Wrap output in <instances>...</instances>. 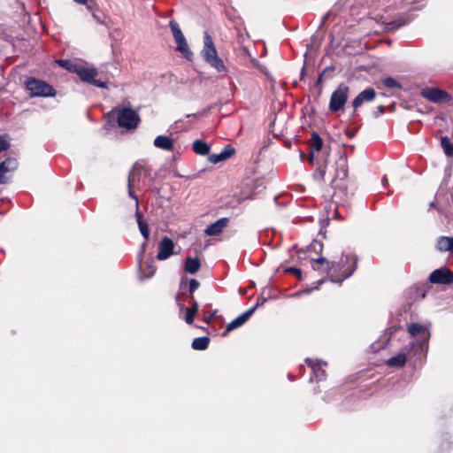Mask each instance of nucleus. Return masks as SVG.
I'll list each match as a JSON object with an SVG mask.
<instances>
[{
	"label": "nucleus",
	"instance_id": "f257e3e1",
	"mask_svg": "<svg viewBox=\"0 0 453 453\" xmlns=\"http://www.w3.org/2000/svg\"><path fill=\"white\" fill-rule=\"evenodd\" d=\"M357 266V257L354 254H342L338 262L326 267V275L332 282L342 284L350 277Z\"/></svg>",
	"mask_w": 453,
	"mask_h": 453
},
{
	"label": "nucleus",
	"instance_id": "f03ea898",
	"mask_svg": "<svg viewBox=\"0 0 453 453\" xmlns=\"http://www.w3.org/2000/svg\"><path fill=\"white\" fill-rule=\"evenodd\" d=\"M201 56L204 62L218 73H227V67L223 59L219 58L213 39L207 31L203 33V47L201 50Z\"/></svg>",
	"mask_w": 453,
	"mask_h": 453
},
{
	"label": "nucleus",
	"instance_id": "7ed1b4c3",
	"mask_svg": "<svg viewBox=\"0 0 453 453\" xmlns=\"http://www.w3.org/2000/svg\"><path fill=\"white\" fill-rule=\"evenodd\" d=\"M150 175V171L140 162L134 163L129 172L127 178L128 196L135 201L136 208H138L139 200L133 190L143 188L146 184V180Z\"/></svg>",
	"mask_w": 453,
	"mask_h": 453
},
{
	"label": "nucleus",
	"instance_id": "20e7f679",
	"mask_svg": "<svg viewBox=\"0 0 453 453\" xmlns=\"http://www.w3.org/2000/svg\"><path fill=\"white\" fill-rule=\"evenodd\" d=\"M26 88L31 97H53L57 94L56 89L50 84L36 78L27 80Z\"/></svg>",
	"mask_w": 453,
	"mask_h": 453
},
{
	"label": "nucleus",
	"instance_id": "39448f33",
	"mask_svg": "<svg viewBox=\"0 0 453 453\" xmlns=\"http://www.w3.org/2000/svg\"><path fill=\"white\" fill-rule=\"evenodd\" d=\"M117 122L120 127L127 130L135 129L141 122V118L136 111L130 107L116 109Z\"/></svg>",
	"mask_w": 453,
	"mask_h": 453
},
{
	"label": "nucleus",
	"instance_id": "423d86ee",
	"mask_svg": "<svg viewBox=\"0 0 453 453\" xmlns=\"http://www.w3.org/2000/svg\"><path fill=\"white\" fill-rule=\"evenodd\" d=\"M349 91V87L341 83L332 93L329 102V110L332 112H336L344 107L348 100Z\"/></svg>",
	"mask_w": 453,
	"mask_h": 453
},
{
	"label": "nucleus",
	"instance_id": "0eeeda50",
	"mask_svg": "<svg viewBox=\"0 0 453 453\" xmlns=\"http://www.w3.org/2000/svg\"><path fill=\"white\" fill-rule=\"evenodd\" d=\"M73 72L77 73L81 81L92 84L98 88H107L105 81L96 79L97 70L96 68H88L81 65L77 64L73 66Z\"/></svg>",
	"mask_w": 453,
	"mask_h": 453
},
{
	"label": "nucleus",
	"instance_id": "6e6552de",
	"mask_svg": "<svg viewBox=\"0 0 453 453\" xmlns=\"http://www.w3.org/2000/svg\"><path fill=\"white\" fill-rule=\"evenodd\" d=\"M420 95L425 99L434 104L449 102L452 100V96L447 91L437 88H424L420 91Z\"/></svg>",
	"mask_w": 453,
	"mask_h": 453
},
{
	"label": "nucleus",
	"instance_id": "1a4fd4ad",
	"mask_svg": "<svg viewBox=\"0 0 453 453\" xmlns=\"http://www.w3.org/2000/svg\"><path fill=\"white\" fill-rule=\"evenodd\" d=\"M433 284L449 285L453 283V273L445 266L433 271L428 278Z\"/></svg>",
	"mask_w": 453,
	"mask_h": 453
},
{
	"label": "nucleus",
	"instance_id": "9d476101",
	"mask_svg": "<svg viewBox=\"0 0 453 453\" xmlns=\"http://www.w3.org/2000/svg\"><path fill=\"white\" fill-rule=\"evenodd\" d=\"M259 307V303H257L253 307L247 310L242 314L239 315L234 320H232L226 326V331L223 333V335H226L230 331L242 326L255 312V311Z\"/></svg>",
	"mask_w": 453,
	"mask_h": 453
},
{
	"label": "nucleus",
	"instance_id": "9b49d317",
	"mask_svg": "<svg viewBox=\"0 0 453 453\" xmlns=\"http://www.w3.org/2000/svg\"><path fill=\"white\" fill-rule=\"evenodd\" d=\"M415 347V342H411L409 345H407L400 353H398L396 356H394L390 357L387 361V365L389 367H397L401 368L403 367L407 360V353H409L411 350H412Z\"/></svg>",
	"mask_w": 453,
	"mask_h": 453
},
{
	"label": "nucleus",
	"instance_id": "f8f14e48",
	"mask_svg": "<svg viewBox=\"0 0 453 453\" xmlns=\"http://www.w3.org/2000/svg\"><path fill=\"white\" fill-rule=\"evenodd\" d=\"M174 243L173 241L165 236L158 243V253L157 255V260H165L173 254Z\"/></svg>",
	"mask_w": 453,
	"mask_h": 453
},
{
	"label": "nucleus",
	"instance_id": "ddd939ff",
	"mask_svg": "<svg viewBox=\"0 0 453 453\" xmlns=\"http://www.w3.org/2000/svg\"><path fill=\"white\" fill-rule=\"evenodd\" d=\"M17 167L18 162L14 157H7L0 163V184L7 183L5 173L16 170Z\"/></svg>",
	"mask_w": 453,
	"mask_h": 453
},
{
	"label": "nucleus",
	"instance_id": "4468645a",
	"mask_svg": "<svg viewBox=\"0 0 453 453\" xmlns=\"http://www.w3.org/2000/svg\"><path fill=\"white\" fill-rule=\"evenodd\" d=\"M135 217L139 226V230L142 237L145 239V242L142 244V250L140 252V256H142L145 250L147 241L150 238V229L148 223L142 219V216L139 211V207L136 208Z\"/></svg>",
	"mask_w": 453,
	"mask_h": 453
},
{
	"label": "nucleus",
	"instance_id": "2eb2a0df",
	"mask_svg": "<svg viewBox=\"0 0 453 453\" xmlns=\"http://www.w3.org/2000/svg\"><path fill=\"white\" fill-rule=\"evenodd\" d=\"M234 152L235 150L234 149V147L228 144L223 148L221 152L209 155L208 160L211 164H218L231 157L234 154Z\"/></svg>",
	"mask_w": 453,
	"mask_h": 453
},
{
	"label": "nucleus",
	"instance_id": "dca6fc26",
	"mask_svg": "<svg viewBox=\"0 0 453 453\" xmlns=\"http://www.w3.org/2000/svg\"><path fill=\"white\" fill-rule=\"evenodd\" d=\"M376 96V92L373 88H368L360 92L353 100L352 106L357 109L360 107L365 102H372Z\"/></svg>",
	"mask_w": 453,
	"mask_h": 453
},
{
	"label": "nucleus",
	"instance_id": "f3484780",
	"mask_svg": "<svg viewBox=\"0 0 453 453\" xmlns=\"http://www.w3.org/2000/svg\"><path fill=\"white\" fill-rule=\"evenodd\" d=\"M306 364L311 368L313 376L311 378V380L313 378L317 381H321L326 379V372L321 368V361L318 359L306 358Z\"/></svg>",
	"mask_w": 453,
	"mask_h": 453
},
{
	"label": "nucleus",
	"instance_id": "a211bd4d",
	"mask_svg": "<svg viewBox=\"0 0 453 453\" xmlns=\"http://www.w3.org/2000/svg\"><path fill=\"white\" fill-rule=\"evenodd\" d=\"M228 221L229 219L227 218H221L215 221L214 223L208 226L204 230V233L210 236L217 235L223 231V229L226 226Z\"/></svg>",
	"mask_w": 453,
	"mask_h": 453
},
{
	"label": "nucleus",
	"instance_id": "6ab92c4d",
	"mask_svg": "<svg viewBox=\"0 0 453 453\" xmlns=\"http://www.w3.org/2000/svg\"><path fill=\"white\" fill-rule=\"evenodd\" d=\"M322 147H323V141H322L321 137L319 136V134L317 132H312L311 137L310 140V148H311L310 157H309L310 162H311V163L313 162L314 152L320 151L322 150Z\"/></svg>",
	"mask_w": 453,
	"mask_h": 453
},
{
	"label": "nucleus",
	"instance_id": "aec40b11",
	"mask_svg": "<svg viewBox=\"0 0 453 453\" xmlns=\"http://www.w3.org/2000/svg\"><path fill=\"white\" fill-rule=\"evenodd\" d=\"M153 144L155 147L167 151H173L174 147L173 140L166 135L157 136Z\"/></svg>",
	"mask_w": 453,
	"mask_h": 453
},
{
	"label": "nucleus",
	"instance_id": "412c9836",
	"mask_svg": "<svg viewBox=\"0 0 453 453\" xmlns=\"http://www.w3.org/2000/svg\"><path fill=\"white\" fill-rule=\"evenodd\" d=\"M201 266V263L198 257H187L185 261L184 269L190 274H195Z\"/></svg>",
	"mask_w": 453,
	"mask_h": 453
},
{
	"label": "nucleus",
	"instance_id": "4be33fe9",
	"mask_svg": "<svg viewBox=\"0 0 453 453\" xmlns=\"http://www.w3.org/2000/svg\"><path fill=\"white\" fill-rule=\"evenodd\" d=\"M175 42L177 44L176 50L181 53L182 57L187 60H192L193 52L190 50L186 38Z\"/></svg>",
	"mask_w": 453,
	"mask_h": 453
},
{
	"label": "nucleus",
	"instance_id": "5701e85b",
	"mask_svg": "<svg viewBox=\"0 0 453 453\" xmlns=\"http://www.w3.org/2000/svg\"><path fill=\"white\" fill-rule=\"evenodd\" d=\"M408 23L409 19L406 17L400 16L397 19L386 23L385 29L388 32L395 31Z\"/></svg>",
	"mask_w": 453,
	"mask_h": 453
},
{
	"label": "nucleus",
	"instance_id": "b1692460",
	"mask_svg": "<svg viewBox=\"0 0 453 453\" xmlns=\"http://www.w3.org/2000/svg\"><path fill=\"white\" fill-rule=\"evenodd\" d=\"M199 309V304L195 299H191V307L186 308L185 321L187 324L191 325L194 322L196 314Z\"/></svg>",
	"mask_w": 453,
	"mask_h": 453
},
{
	"label": "nucleus",
	"instance_id": "393cba45",
	"mask_svg": "<svg viewBox=\"0 0 453 453\" xmlns=\"http://www.w3.org/2000/svg\"><path fill=\"white\" fill-rule=\"evenodd\" d=\"M193 150L198 155L205 156L210 152V146L202 140H196L193 142Z\"/></svg>",
	"mask_w": 453,
	"mask_h": 453
},
{
	"label": "nucleus",
	"instance_id": "a878e982",
	"mask_svg": "<svg viewBox=\"0 0 453 453\" xmlns=\"http://www.w3.org/2000/svg\"><path fill=\"white\" fill-rule=\"evenodd\" d=\"M210 343V339L207 336L195 338L192 342L191 347L196 350H205Z\"/></svg>",
	"mask_w": 453,
	"mask_h": 453
},
{
	"label": "nucleus",
	"instance_id": "bb28decb",
	"mask_svg": "<svg viewBox=\"0 0 453 453\" xmlns=\"http://www.w3.org/2000/svg\"><path fill=\"white\" fill-rule=\"evenodd\" d=\"M450 243L449 236H440L436 242V248L441 252H450Z\"/></svg>",
	"mask_w": 453,
	"mask_h": 453
},
{
	"label": "nucleus",
	"instance_id": "cd10ccee",
	"mask_svg": "<svg viewBox=\"0 0 453 453\" xmlns=\"http://www.w3.org/2000/svg\"><path fill=\"white\" fill-rule=\"evenodd\" d=\"M169 26L175 42L185 39V36L181 29L180 28V26L177 23V21H175L174 19H171L169 22Z\"/></svg>",
	"mask_w": 453,
	"mask_h": 453
},
{
	"label": "nucleus",
	"instance_id": "c85d7f7f",
	"mask_svg": "<svg viewBox=\"0 0 453 453\" xmlns=\"http://www.w3.org/2000/svg\"><path fill=\"white\" fill-rule=\"evenodd\" d=\"M142 256L139 255V268L142 271V277L143 278H150L154 275L156 272V267L150 264V265H143L140 259Z\"/></svg>",
	"mask_w": 453,
	"mask_h": 453
},
{
	"label": "nucleus",
	"instance_id": "c756f323",
	"mask_svg": "<svg viewBox=\"0 0 453 453\" xmlns=\"http://www.w3.org/2000/svg\"><path fill=\"white\" fill-rule=\"evenodd\" d=\"M384 87L390 88V89H402L403 86L400 82H398L393 77H386L381 81Z\"/></svg>",
	"mask_w": 453,
	"mask_h": 453
},
{
	"label": "nucleus",
	"instance_id": "7c9ffc66",
	"mask_svg": "<svg viewBox=\"0 0 453 453\" xmlns=\"http://www.w3.org/2000/svg\"><path fill=\"white\" fill-rule=\"evenodd\" d=\"M407 4H411L410 10L418 11L424 8L426 4V0H405Z\"/></svg>",
	"mask_w": 453,
	"mask_h": 453
},
{
	"label": "nucleus",
	"instance_id": "2f4dec72",
	"mask_svg": "<svg viewBox=\"0 0 453 453\" xmlns=\"http://www.w3.org/2000/svg\"><path fill=\"white\" fill-rule=\"evenodd\" d=\"M423 330V326L418 323H412L408 326V332L411 336H416Z\"/></svg>",
	"mask_w": 453,
	"mask_h": 453
},
{
	"label": "nucleus",
	"instance_id": "473e14b6",
	"mask_svg": "<svg viewBox=\"0 0 453 453\" xmlns=\"http://www.w3.org/2000/svg\"><path fill=\"white\" fill-rule=\"evenodd\" d=\"M199 281L196 279H191L188 282V291L190 294V298L194 299V293L199 288Z\"/></svg>",
	"mask_w": 453,
	"mask_h": 453
},
{
	"label": "nucleus",
	"instance_id": "72a5a7b5",
	"mask_svg": "<svg viewBox=\"0 0 453 453\" xmlns=\"http://www.w3.org/2000/svg\"><path fill=\"white\" fill-rule=\"evenodd\" d=\"M309 250H313L316 253H321L323 250V244L320 242L314 240L310 244Z\"/></svg>",
	"mask_w": 453,
	"mask_h": 453
},
{
	"label": "nucleus",
	"instance_id": "f704fd0d",
	"mask_svg": "<svg viewBox=\"0 0 453 453\" xmlns=\"http://www.w3.org/2000/svg\"><path fill=\"white\" fill-rule=\"evenodd\" d=\"M348 176V170H347V166H346V163L345 161H342V165H341V170H337V173H336V177L338 178H341V179H345L347 178Z\"/></svg>",
	"mask_w": 453,
	"mask_h": 453
},
{
	"label": "nucleus",
	"instance_id": "c9c22d12",
	"mask_svg": "<svg viewBox=\"0 0 453 453\" xmlns=\"http://www.w3.org/2000/svg\"><path fill=\"white\" fill-rule=\"evenodd\" d=\"M324 263H326L328 265V262L326 257H319L318 259L312 260L311 267L313 270H319L318 265H323Z\"/></svg>",
	"mask_w": 453,
	"mask_h": 453
},
{
	"label": "nucleus",
	"instance_id": "e433bc0d",
	"mask_svg": "<svg viewBox=\"0 0 453 453\" xmlns=\"http://www.w3.org/2000/svg\"><path fill=\"white\" fill-rule=\"evenodd\" d=\"M58 63L59 64V65H61L62 67H65V69H67L71 72H73V66L77 65V64H73L70 61L64 60V59L58 60Z\"/></svg>",
	"mask_w": 453,
	"mask_h": 453
},
{
	"label": "nucleus",
	"instance_id": "4c0bfd02",
	"mask_svg": "<svg viewBox=\"0 0 453 453\" xmlns=\"http://www.w3.org/2000/svg\"><path fill=\"white\" fill-rule=\"evenodd\" d=\"M10 144L8 141L4 137L0 135V152L8 150Z\"/></svg>",
	"mask_w": 453,
	"mask_h": 453
},
{
	"label": "nucleus",
	"instance_id": "58836bf2",
	"mask_svg": "<svg viewBox=\"0 0 453 453\" xmlns=\"http://www.w3.org/2000/svg\"><path fill=\"white\" fill-rule=\"evenodd\" d=\"M288 273H292L296 275L298 279H302V271L297 267H289L286 270Z\"/></svg>",
	"mask_w": 453,
	"mask_h": 453
},
{
	"label": "nucleus",
	"instance_id": "ea45409f",
	"mask_svg": "<svg viewBox=\"0 0 453 453\" xmlns=\"http://www.w3.org/2000/svg\"><path fill=\"white\" fill-rule=\"evenodd\" d=\"M385 106L380 105L378 106L377 110L373 112V115L375 118H378L380 115L383 114L385 112Z\"/></svg>",
	"mask_w": 453,
	"mask_h": 453
},
{
	"label": "nucleus",
	"instance_id": "a19ab883",
	"mask_svg": "<svg viewBox=\"0 0 453 453\" xmlns=\"http://www.w3.org/2000/svg\"><path fill=\"white\" fill-rule=\"evenodd\" d=\"M217 313V310L213 311L211 314L207 315L205 314L204 315V318H203V321L206 323V324H210L211 320L212 319V318L216 315Z\"/></svg>",
	"mask_w": 453,
	"mask_h": 453
},
{
	"label": "nucleus",
	"instance_id": "79ce46f5",
	"mask_svg": "<svg viewBox=\"0 0 453 453\" xmlns=\"http://www.w3.org/2000/svg\"><path fill=\"white\" fill-rule=\"evenodd\" d=\"M450 142L447 136L441 137V144L443 150H445V148L449 147L450 145Z\"/></svg>",
	"mask_w": 453,
	"mask_h": 453
},
{
	"label": "nucleus",
	"instance_id": "37998d69",
	"mask_svg": "<svg viewBox=\"0 0 453 453\" xmlns=\"http://www.w3.org/2000/svg\"><path fill=\"white\" fill-rule=\"evenodd\" d=\"M445 154L447 156H453V143H450L449 147L445 148Z\"/></svg>",
	"mask_w": 453,
	"mask_h": 453
},
{
	"label": "nucleus",
	"instance_id": "c03bdc74",
	"mask_svg": "<svg viewBox=\"0 0 453 453\" xmlns=\"http://www.w3.org/2000/svg\"><path fill=\"white\" fill-rule=\"evenodd\" d=\"M205 113H206V110H203V111H198V112L195 113L193 115L199 118V117L203 116Z\"/></svg>",
	"mask_w": 453,
	"mask_h": 453
},
{
	"label": "nucleus",
	"instance_id": "a18cd8bd",
	"mask_svg": "<svg viewBox=\"0 0 453 453\" xmlns=\"http://www.w3.org/2000/svg\"><path fill=\"white\" fill-rule=\"evenodd\" d=\"M265 302H266V299L263 297V298H258L257 303H259V306H260V305H263Z\"/></svg>",
	"mask_w": 453,
	"mask_h": 453
},
{
	"label": "nucleus",
	"instance_id": "49530a36",
	"mask_svg": "<svg viewBox=\"0 0 453 453\" xmlns=\"http://www.w3.org/2000/svg\"><path fill=\"white\" fill-rule=\"evenodd\" d=\"M73 1L80 4H85L87 3V0H73Z\"/></svg>",
	"mask_w": 453,
	"mask_h": 453
},
{
	"label": "nucleus",
	"instance_id": "de8ad7c7",
	"mask_svg": "<svg viewBox=\"0 0 453 453\" xmlns=\"http://www.w3.org/2000/svg\"><path fill=\"white\" fill-rule=\"evenodd\" d=\"M450 252L452 253L453 252V237H450Z\"/></svg>",
	"mask_w": 453,
	"mask_h": 453
},
{
	"label": "nucleus",
	"instance_id": "09e8293b",
	"mask_svg": "<svg viewBox=\"0 0 453 453\" xmlns=\"http://www.w3.org/2000/svg\"><path fill=\"white\" fill-rule=\"evenodd\" d=\"M322 76H323V73H321L319 78H318V81H317V83L319 84L321 82V80H322Z\"/></svg>",
	"mask_w": 453,
	"mask_h": 453
},
{
	"label": "nucleus",
	"instance_id": "8fccbe9b",
	"mask_svg": "<svg viewBox=\"0 0 453 453\" xmlns=\"http://www.w3.org/2000/svg\"><path fill=\"white\" fill-rule=\"evenodd\" d=\"M387 182H388V179H387V177H386V176H384V177L382 178V183H383V185L385 186Z\"/></svg>",
	"mask_w": 453,
	"mask_h": 453
},
{
	"label": "nucleus",
	"instance_id": "3c124183",
	"mask_svg": "<svg viewBox=\"0 0 453 453\" xmlns=\"http://www.w3.org/2000/svg\"><path fill=\"white\" fill-rule=\"evenodd\" d=\"M179 307H180V311L184 310V308H185V307H184V305H183V304H181V303H179Z\"/></svg>",
	"mask_w": 453,
	"mask_h": 453
},
{
	"label": "nucleus",
	"instance_id": "603ef678",
	"mask_svg": "<svg viewBox=\"0 0 453 453\" xmlns=\"http://www.w3.org/2000/svg\"><path fill=\"white\" fill-rule=\"evenodd\" d=\"M329 16V13H326L324 17H323V21H325Z\"/></svg>",
	"mask_w": 453,
	"mask_h": 453
},
{
	"label": "nucleus",
	"instance_id": "864d4df0",
	"mask_svg": "<svg viewBox=\"0 0 453 453\" xmlns=\"http://www.w3.org/2000/svg\"><path fill=\"white\" fill-rule=\"evenodd\" d=\"M324 281H325L324 280H318V281H317L318 286H319V285H321Z\"/></svg>",
	"mask_w": 453,
	"mask_h": 453
},
{
	"label": "nucleus",
	"instance_id": "5fc2aeb1",
	"mask_svg": "<svg viewBox=\"0 0 453 453\" xmlns=\"http://www.w3.org/2000/svg\"><path fill=\"white\" fill-rule=\"evenodd\" d=\"M93 17H94L97 21H100V19H98V17H97L96 14H93Z\"/></svg>",
	"mask_w": 453,
	"mask_h": 453
},
{
	"label": "nucleus",
	"instance_id": "6e6d98bb",
	"mask_svg": "<svg viewBox=\"0 0 453 453\" xmlns=\"http://www.w3.org/2000/svg\"><path fill=\"white\" fill-rule=\"evenodd\" d=\"M303 156H304V155H303V152H301V158H302V159H303Z\"/></svg>",
	"mask_w": 453,
	"mask_h": 453
}]
</instances>
